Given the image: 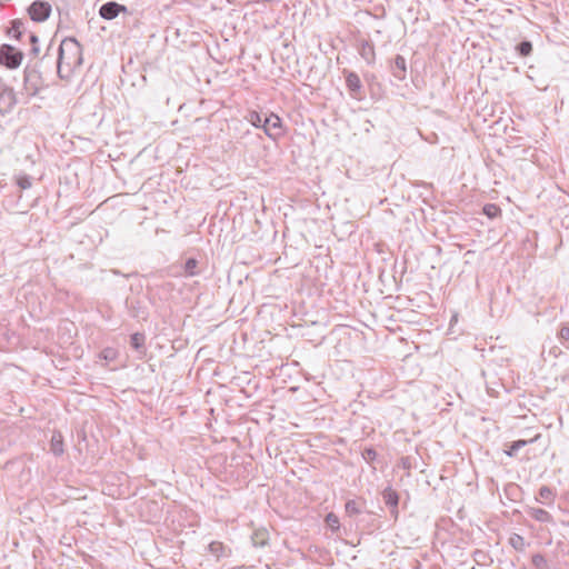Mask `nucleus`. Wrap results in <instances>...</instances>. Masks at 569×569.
Instances as JSON below:
<instances>
[{
  "label": "nucleus",
  "instance_id": "1",
  "mask_svg": "<svg viewBox=\"0 0 569 569\" xmlns=\"http://www.w3.org/2000/svg\"><path fill=\"white\" fill-rule=\"evenodd\" d=\"M82 48L74 38H66L58 48L57 72L59 78L67 79L72 70L82 64Z\"/></svg>",
  "mask_w": 569,
  "mask_h": 569
},
{
  "label": "nucleus",
  "instance_id": "2",
  "mask_svg": "<svg viewBox=\"0 0 569 569\" xmlns=\"http://www.w3.org/2000/svg\"><path fill=\"white\" fill-rule=\"evenodd\" d=\"M247 120L256 128L263 129L264 133L276 141L284 134L282 120L276 113L262 116L257 111H250Z\"/></svg>",
  "mask_w": 569,
  "mask_h": 569
},
{
  "label": "nucleus",
  "instance_id": "3",
  "mask_svg": "<svg viewBox=\"0 0 569 569\" xmlns=\"http://www.w3.org/2000/svg\"><path fill=\"white\" fill-rule=\"evenodd\" d=\"M23 56L21 50L16 49L11 44L4 43L0 46V64L8 69L20 67Z\"/></svg>",
  "mask_w": 569,
  "mask_h": 569
},
{
  "label": "nucleus",
  "instance_id": "4",
  "mask_svg": "<svg viewBox=\"0 0 569 569\" xmlns=\"http://www.w3.org/2000/svg\"><path fill=\"white\" fill-rule=\"evenodd\" d=\"M41 73L36 68L27 67L24 69L23 87L28 96H37L41 89Z\"/></svg>",
  "mask_w": 569,
  "mask_h": 569
},
{
  "label": "nucleus",
  "instance_id": "5",
  "mask_svg": "<svg viewBox=\"0 0 569 569\" xmlns=\"http://www.w3.org/2000/svg\"><path fill=\"white\" fill-rule=\"evenodd\" d=\"M28 14L34 22H43L51 14V4L44 0H36L28 7Z\"/></svg>",
  "mask_w": 569,
  "mask_h": 569
},
{
  "label": "nucleus",
  "instance_id": "6",
  "mask_svg": "<svg viewBox=\"0 0 569 569\" xmlns=\"http://www.w3.org/2000/svg\"><path fill=\"white\" fill-rule=\"evenodd\" d=\"M17 103L16 93L12 88L0 81V113H10Z\"/></svg>",
  "mask_w": 569,
  "mask_h": 569
},
{
  "label": "nucleus",
  "instance_id": "7",
  "mask_svg": "<svg viewBox=\"0 0 569 569\" xmlns=\"http://www.w3.org/2000/svg\"><path fill=\"white\" fill-rule=\"evenodd\" d=\"M122 12L127 13L128 8L123 4L116 2V1L106 2L99 9V14L104 20H113Z\"/></svg>",
  "mask_w": 569,
  "mask_h": 569
},
{
  "label": "nucleus",
  "instance_id": "8",
  "mask_svg": "<svg viewBox=\"0 0 569 569\" xmlns=\"http://www.w3.org/2000/svg\"><path fill=\"white\" fill-rule=\"evenodd\" d=\"M343 74L350 96L355 99H361L362 83L359 76L355 71L347 69L343 70Z\"/></svg>",
  "mask_w": 569,
  "mask_h": 569
},
{
  "label": "nucleus",
  "instance_id": "9",
  "mask_svg": "<svg viewBox=\"0 0 569 569\" xmlns=\"http://www.w3.org/2000/svg\"><path fill=\"white\" fill-rule=\"evenodd\" d=\"M358 52L360 57L368 63L373 64L376 61L375 46L370 40L361 39L358 41Z\"/></svg>",
  "mask_w": 569,
  "mask_h": 569
},
{
  "label": "nucleus",
  "instance_id": "10",
  "mask_svg": "<svg viewBox=\"0 0 569 569\" xmlns=\"http://www.w3.org/2000/svg\"><path fill=\"white\" fill-rule=\"evenodd\" d=\"M390 71L397 80L403 81L407 77L406 58L403 56L397 54L390 63Z\"/></svg>",
  "mask_w": 569,
  "mask_h": 569
},
{
  "label": "nucleus",
  "instance_id": "11",
  "mask_svg": "<svg viewBox=\"0 0 569 569\" xmlns=\"http://www.w3.org/2000/svg\"><path fill=\"white\" fill-rule=\"evenodd\" d=\"M382 498L387 507H389L392 515L398 513L399 495L391 487H387L382 491Z\"/></svg>",
  "mask_w": 569,
  "mask_h": 569
},
{
  "label": "nucleus",
  "instance_id": "12",
  "mask_svg": "<svg viewBox=\"0 0 569 569\" xmlns=\"http://www.w3.org/2000/svg\"><path fill=\"white\" fill-rule=\"evenodd\" d=\"M208 551L216 557L217 560L231 556V549L221 541H212L208 545Z\"/></svg>",
  "mask_w": 569,
  "mask_h": 569
},
{
  "label": "nucleus",
  "instance_id": "13",
  "mask_svg": "<svg viewBox=\"0 0 569 569\" xmlns=\"http://www.w3.org/2000/svg\"><path fill=\"white\" fill-rule=\"evenodd\" d=\"M26 32V23L20 19H13L10 21V27L7 30V34L10 38L20 40Z\"/></svg>",
  "mask_w": 569,
  "mask_h": 569
},
{
  "label": "nucleus",
  "instance_id": "14",
  "mask_svg": "<svg viewBox=\"0 0 569 569\" xmlns=\"http://www.w3.org/2000/svg\"><path fill=\"white\" fill-rule=\"evenodd\" d=\"M146 336L141 332H134L130 337V346L138 352L139 358H142L146 355Z\"/></svg>",
  "mask_w": 569,
  "mask_h": 569
},
{
  "label": "nucleus",
  "instance_id": "15",
  "mask_svg": "<svg viewBox=\"0 0 569 569\" xmlns=\"http://www.w3.org/2000/svg\"><path fill=\"white\" fill-rule=\"evenodd\" d=\"M50 451L57 457L61 456L64 452L63 437L61 432L54 431L52 433L50 439Z\"/></svg>",
  "mask_w": 569,
  "mask_h": 569
},
{
  "label": "nucleus",
  "instance_id": "16",
  "mask_svg": "<svg viewBox=\"0 0 569 569\" xmlns=\"http://www.w3.org/2000/svg\"><path fill=\"white\" fill-rule=\"evenodd\" d=\"M528 515L542 523H551L553 522V517L545 509L542 508H529Z\"/></svg>",
  "mask_w": 569,
  "mask_h": 569
},
{
  "label": "nucleus",
  "instance_id": "17",
  "mask_svg": "<svg viewBox=\"0 0 569 569\" xmlns=\"http://www.w3.org/2000/svg\"><path fill=\"white\" fill-rule=\"evenodd\" d=\"M251 541L254 547H264L269 541V532L266 528H259L251 535Z\"/></svg>",
  "mask_w": 569,
  "mask_h": 569
},
{
  "label": "nucleus",
  "instance_id": "18",
  "mask_svg": "<svg viewBox=\"0 0 569 569\" xmlns=\"http://www.w3.org/2000/svg\"><path fill=\"white\" fill-rule=\"evenodd\" d=\"M531 563L535 569H552L551 563L546 559L542 553H535L531 557Z\"/></svg>",
  "mask_w": 569,
  "mask_h": 569
},
{
  "label": "nucleus",
  "instance_id": "19",
  "mask_svg": "<svg viewBox=\"0 0 569 569\" xmlns=\"http://www.w3.org/2000/svg\"><path fill=\"white\" fill-rule=\"evenodd\" d=\"M510 546L517 551H525L526 541L525 538L519 533H512L509 538Z\"/></svg>",
  "mask_w": 569,
  "mask_h": 569
},
{
  "label": "nucleus",
  "instance_id": "20",
  "mask_svg": "<svg viewBox=\"0 0 569 569\" xmlns=\"http://www.w3.org/2000/svg\"><path fill=\"white\" fill-rule=\"evenodd\" d=\"M516 51L520 57H529L532 53V43L529 40H522L516 46Z\"/></svg>",
  "mask_w": 569,
  "mask_h": 569
},
{
  "label": "nucleus",
  "instance_id": "21",
  "mask_svg": "<svg viewBox=\"0 0 569 569\" xmlns=\"http://www.w3.org/2000/svg\"><path fill=\"white\" fill-rule=\"evenodd\" d=\"M198 260L196 258H188L183 264L184 274L188 277H193L198 273L197 271Z\"/></svg>",
  "mask_w": 569,
  "mask_h": 569
},
{
  "label": "nucleus",
  "instance_id": "22",
  "mask_svg": "<svg viewBox=\"0 0 569 569\" xmlns=\"http://www.w3.org/2000/svg\"><path fill=\"white\" fill-rule=\"evenodd\" d=\"M557 336L560 343L569 349V323H562Z\"/></svg>",
  "mask_w": 569,
  "mask_h": 569
},
{
  "label": "nucleus",
  "instance_id": "23",
  "mask_svg": "<svg viewBox=\"0 0 569 569\" xmlns=\"http://www.w3.org/2000/svg\"><path fill=\"white\" fill-rule=\"evenodd\" d=\"M345 508H346L347 515L350 517L361 513V506H360V502L357 500H353V499L348 500L346 502Z\"/></svg>",
  "mask_w": 569,
  "mask_h": 569
},
{
  "label": "nucleus",
  "instance_id": "24",
  "mask_svg": "<svg viewBox=\"0 0 569 569\" xmlns=\"http://www.w3.org/2000/svg\"><path fill=\"white\" fill-rule=\"evenodd\" d=\"M482 211L489 219H493L501 213V209L495 203H487Z\"/></svg>",
  "mask_w": 569,
  "mask_h": 569
},
{
  "label": "nucleus",
  "instance_id": "25",
  "mask_svg": "<svg viewBox=\"0 0 569 569\" xmlns=\"http://www.w3.org/2000/svg\"><path fill=\"white\" fill-rule=\"evenodd\" d=\"M527 445L526 440H516L511 442L508 449L505 450L506 455L509 457H515L522 447Z\"/></svg>",
  "mask_w": 569,
  "mask_h": 569
},
{
  "label": "nucleus",
  "instance_id": "26",
  "mask_svg": "<svg viewBox=\"0 0 569 569\" xmlns=\"http://www.w3.org/2000/svg\"><path fill=\"white\" fill-rule=\"evenodd\" d=\"M539 498H540V501L541 502H550L553 500V491L550 487H547V486H542L540 489H539Z\"/></svg>",
  "mask_w": 569,
  "mask_h": 569
},
{
  "label": "nucleus",
  "instance_id": "27",
  "mask_svg": "<svg viewBox=\"0 0 569 569\" xmlns=\"http://www.w3.org/2000/svg\"><path fill=\"white\" fill-rule=\"evenodd\" d=\"M362 458L368 463H372L377 459V451L372 447L365 448L361 452Z\"/></svg>",
  "mask_w": 569,
  "mask_h": 569
},
{
  "label": "nucleus",
  "instance_id": "28",
  "mask_svg": "<svg viewBox=\"0 0 569 569\" xmlns=\"http://www.w3.org/2000/svg\"><path fill=\"white\" fill-rule=\"evenodd\" d=\"M29 41L31 43V50H30V53L33 54L34 57L39 54V46H38V42H39V38L36 33L33 32H30L29 33Z\"/></svg>",
  "mask_w": 569,
  "mask_h": 569
},
{
  "label": "nucleus",
  "instance_id": "29",
  "mask_svg": "<svg viewBox=\"0 0 569 569\" xmlns=\"http://www.w3.org/2000/svg\"><path fill=\"white\" fill-rule=\"evenodd\" d=\"M17 183L21 189H29L32 186L31 178L27 174L19 177Z\"/></svg>",
  "mask_w": 569,
  "mask_h": 569
},
{
  "label": "nucleus",
  "instance_id": "30",
  "mask_svg": "<svg viewBox=\"0 0 569 569\" xmlns=\"http://www.w3.org/2000/svg\"><path fill=\"white\" fill-rule=\"evenodd\" d=\"M101 357L106 360H112L114 358V350L107 348L101 352Z\"/></svg>",
  "mask_w": 569,
  "mask_h": 569
},
{
  "label": "nucleus",
  "instance_id": "31",
  "mask_svg": "<svg viewBox=\"0 0 569 569\" xmlns=\"http://www.w3.org/2000/svg\"><path fill=\"white\" fill-rule=\"evenodd\" d=\"M326 519H327V522H328V525H329L330 527H335V526H337V527H338V525H339V520H338V517H337L336 515H333V513H329V515H327V518H326Z\"/></svg>",
  "mask_w": 569,
  "mask_h": 569
},
{
  "label": "nucleus",
  "instance_id": "32",
  "mask_svg": "<svg viewBox=\"0 0 569 569\" xmlns=\"http://www.w3.org/2000/svg\"><path fill=\"white\" fill-rule=\"evenodd\" d=\"M473 558L478 563H483V560L486 558V553L481 550H476L473 553Z\"/></svg>",
  "mask_w": 569,
  "mask_h": 569
},
{
  "label": "nucleus",
  "instance_id": "33",
  "mask_svg": "<svg viewBox=\"0 0 569 569\" xmlns=\"http://www.w3.org/2000/svg\"><path fill=\"white\" fill-rule=\"evenodd\" d=\"M400 466L403 468V469H411V460L409 457H402L401 460H400Z\"/></svg>",
  "mask_w": 569,
  "mask_h": 569
}]
</instances>
